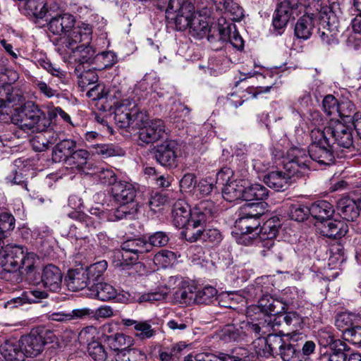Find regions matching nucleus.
Returning a JSON list of instances; mask_svg holds the SVG:
<instances>
[{"instance_id": "1", "label": "nucleus", "mask_w": 361, "mask_h": 361, "mask_svg": "<svg viewBox=\"0 0 361 361\" xmlns=\"http://www.w3.org/2000/svg\"><path fill=\"white\" fill-rule=\"evenodd\" d=\"M293 158L284 164V171L275 170L264 177V183L276 191H283L298 178L306 176L308 172L309 159L304 150L295 149L291 151Z\"/></svg>"}, {"instance_id": "2", "label": "nucleus", "mask_w": 361, "mask_h": 361, "mask_svg": "<svg viewBox=\"0 0 361 361\" xmlns=\"http://www.w3.org/2000/svg\"><path fill=\"white\" fill-rule=\"evenodd\" d=\"M75 23L73 16L63 13L50 19L48 29L54 35H63V45L67 49H73L80 42L88 43L92 39V28L89 25L75 26Z\"/></svg>"}, {"instance_id": "3", "label": "nucleus", "mask_w": 361, "mask_h": 361, "mask_svg": "<svg viewBox=\"0 0 361 361\" xmlns=\"http://www.w3.org/2000/svg\"><path fill=\"white\" fill-rule=\"evenodd\" d=\"M310 137L312 142L309 146L307 156L309 162L310 159L320 165L328 166L334 162V152L336 148L331 142L330 137H326L320 128H314L311 130ZM310 170V166H308Z\"/></svg>"}, {"instance_id": "4", "label": "nucleus", "mask_w": 361, "mask_h": 361, "mask_svg": "<svg viewBox=\"0 0 361 361\" xmlns=\"http://www.w3.org/2000/svg\"><path fill=\"white\" fill-rule=\"evenodd\" d=\"M17 124L23 130L44 131L50 128L44 112L32 102H25L18 111Z\"/></svg>"}, {"instance_id": "5", "label": "nucleus", "mask_w": 361, "mask_h": 361, "mask_svg": "<svg viewBox=\"0 0 361 361\" xmlns=\"http://www.w3.org/2000/svg\"><path fill=\"white\" fill-rule=\"evenodd\" d=\"M169 23H173L175 29L183 31L190 28L195 13V7L189 0H169L164 8Z\"/></svg>"}, {"instance_id": "6", "label": "nucleus", "mask_w": 361, "mask_h": 361, "mask_svg": "<svg viewBox=\"0 0 361 361\" xmlns=\"http://www.w3.org/2000/svg\"><path fill=\"white\" fill-rule=\"evenodd\" d=\"M145 117L133 99H125L115 103L114 120L120 128L135 129L143 123Z\"/></svg>"}, {"instance_id": "7", "label": "nucleus", "mask_w": 361, "mask_h": 361, "mask_svg": "<svg viewBox=\"0 0 361 361\" xmlns=\"http://www.w3.org/2000/svg\"><path fill=\"white\" fill-rule=\"evenodd\" d=\"M54 332L44 326H37L31 330L30 334L20 337V343L24 352V357H36L39 355L48 343L54 340Z\"/></svg>"}, {"instance_id": "8", "label": "nucleus", "mask_w": 361, "mask_h": 361, "mask_svg": "<svg viewBox=\"0 0 361 361\" xmlns=\"http://www.w3.org/2000/svg\"><path fill=\"white\" fill-rule=\"evenodd\" d=\"M326 137H330L334 146L350 149L353 144V128L344 123L331 121L328 126L322 129Z\"/></svg>"}, {"instance_id": "9", "label": "nucleus", "mask_w": 361, "mask_h": 361, "mask_svg": "<svg viewBox=\"0 0 361 361\" xmlns=\"http://www.w3.org/2000/svg\"><path fill=\"white\" fill-rule=\"evenodd\" d=\"M214 23L213 6H203L194 13L189 28L190 34L194 37H204L209 27Z\"/></svg>"}, {"instance_id": "10", "label": "nucleus", "mask_w": 361, "mask_h": 361, "mask_svg": "<svg viewBox=\"0 0 361 361\" xmlns=\"http://www.w3.org/2000/svg\"><path fill=\"white\" fill-rule=\"evenodd\" d=\"M266 345L272 355L279 356L283 361H294L299 353L295 345L277 334L268 335Z\"/></svg>"}, {"instance_id": "11", "label": "nucleus", "mask_w": 361, "mask_h": 361, "mask_svg": "<svg viewBox=\"0 0 361 361\" xmlns=\"http://www.w3.org/2000/svg\"><path fill=\"white\" fill-rule=\"evenodd\" d=\"M135 129L139 130L138 141L140 145L152 144L159 141L164 137L166 132V126L162 120L146 121V118L144 119L143 123Z\"/></svg>"}, {"instance_id": "12", "label": "nucleus", "mask_w": 361, "mask_h": 361, "mask_svg": "<svg viewBox=\"0 0 361 361\" xmlns=\"http://www.w3.org/2000/svg\"><path fill=\"white\" fill-rule=\"evenodd\" d=\"M286 309V304L282 300L274 298L270 295H262L258 300V305L250 308L247 314L248 317H252V313L263 314L271 319V316L276 317L285 312Z\"/></svg>"}, {"instance_id": "13", "label": "nucleus", "mask_w": 361, "mask_h": 361, "mask_svg": "<svg viewBox=\"0 0 361 361\" xmlns=\"http://www.w3.org/2000/svg\"><path fill=\"white\" fill-rule=\"evenodd\" d=\"M62 279L63 274L61 269L52 264H49L42 268L41 273L37 274L31 283H42L49 290L57 292L61 288Z\"/></svg>"}, {"instance_id": "14", "label": "nucleus", "mask_w": 361, "mask_h": 361, "mask_svg": "<svg viewBox=\"0 0 361 361\" xmlns=\"http://www.w3.org/2000/svg\"><path fill=\"white\" fill-rule=\"evenodd\" d=\"M233 175V171L229 168H223L218 173V178L226 181V185L223 189V197L228 202H234L238 200H244L245 185L240 181H230V178Z\"/></svg>"}, {"instance_id": "15", "label": "nucleus", "mask_w": 361, "mask_h": 361, "mask_svg": "<svg viewBox=\"0 0 361 361\" xmlns=\"http://www.w3.org/2000/svg\"><path fill=\"white\" fill-rule=\"evenodd\" d=\"M88 43L80 42V45L78 44L73 46V49H70L73 53V58L78 63L75 66V72H80L85 69V67H90L91 65L95 64L96 62V51L89 45Z\"/></svg>"}, {"instance_id": "16", "label": "nucleus", "mask_w": 361, "mask_h": 361, "mask_svg": "<svg viewBox=\"0 0 361 361\" xmlns=\"http://www.w3.org/2000/svg\"><path fill=\"white\" fill-rule=\"evenodd\" d=\"M178 144L173 140H166L154 148V157L157 161L166 167L177 165Z\"/></svg>"}, {"instance_id": "17", "label": "nucleus", "mask_w": 361, "mask_h": 361, "mask_svg": "<svg viewBox=\"0 0 361 361\" xmlns=\"http://www.w3.org/2000/svg\"><path fill=\"white\" fill-rule=\"evenodd\" d=\"M72 215L76 219V222L70 226L67 236L76 240L86 238L91 228H96L92 218L78 212H74Z\"/></svg>"}, {"instance_id": "18", "label": "nucleus", "mask_w": 361, "mask_h": 361, "mask_svg": "<svg viewBox=\"0 0 361 361\" xmlns=\"http://www.w3.org/2000/svg\"><path fill=\"white\" fill-rule=\"evenodd\" d=\"M317 228L319 233L324 237L330 239H340L348 232V226L342 221L329 219L318 223Z\"/></svg>"}, {"instance_id": "19", "label": "nucleus", "mask_w": 361, "mask_h": 361, "mask_svg": "<svg viewBox=\"0 0 361 361\" xmlns=\"http://www.w3.org/2000/svg\"><path fill=\"white\" fill-rule=\"evenodd\" d=\"M111 192L116 202L126 205L134 201L137 191L132 183L120 180L111 187Z\"/></svg>"}, {"instance_id": "20", "label": "nucleus", "mask_w": 361, "mask_h": 361, "mask_svg": "<svg viewBox=\"0 0 361 361\" xmlns=\"http://www.w3.org/2000/svg\"><path fill=\"white\" fill-rule=\"evenodd\" d=\"M0 353L6 361H24V352L20 340L10 338L0 345Z\"/></svg>"}, {"instance_id": "21", "label": "nucleus", "mask_w": 361, "mask_h": 361, "mask_svg": "<svg viewBox=\"0 0 361 361\" xmlns=\"http://www.w3.org/2000/svg\"><path fill=\"white\" fill-rule=\"evenodd\" d=\"M215 204L210 200L200 202L192 209V219L195 223L210 222L217 213Z\"/></svg>"}, {"instance_id": "22", "label": "nucleus", "mask_w": 361, "mask_h": 361, "mask_svg": "<svg viewBox=\"0 0 361 361\" xmlns=\"http://www.w3.org/2000/svg\"><path fill=\"white\" fill-rule=\"evenodd\" d=\"M295 9V4H293L289 0L281 1L278 5L273 16L272 23L274 28L281 30L286 27Z\"/></svg>"}, {"instance_id": "23", "label": "nucleus", "mask_w": 361, "mask_h": 361, "mask_svg": "<svg viewBox=\"0 0 361 361\" xmlns=\"http://www.w3.org/2000/svg\"><path fill=\"white\" fill-rule=\"evenodd\" d=\"M317 18L313 15H303L297 20L295 28V36L298 39L306 40L310 38L316 27Z\"/></svg>"}, {"instance_id": "24", "label": "nucleus", "mask_w": 361, "mask_h": 361, "mask_svg": "<svg viewBox=\"0 0 361 361\" xmlns=\"http://www.w3.org/2000/svg\"><path fill=\"white\" fill-rule=\"evenodd\" d=\"M192 210L183 200L175 202L172 209L173 222L177 228H186L192 219Z\"/></svg>"}, {"instance_id": "25", "label": "nucleus", "mask_w": 361, "mask_h": 361, "mask_svg": "<svg viewBox=\"0 0 361 361\" xmlns=\"http://www.w3.org/2000/svg\"><path fill=\"white\" fill-rule=\"evenodd\" d=\"M75 148L77 145L75 140L72 139L60 140L52 149V160L54 162L67 164Z\"/></svg>"}, {"instance_id": "26", "label": "nucleus", "mask_w": 361, "mask_h": 361, "mask_svg": "<svg viewBox=\"0 0 361 361\" xmlns=\"http://www.w3.org/2000/svg\"><path fill=\"white\" fill-rule=\"evenodd\" d=\"M121 324L125 326H132L135 331V336L141 341L149 339L156 334V330L152 327L149 321L122 319Z\"/></svg>"}, {"instance_id": "27", "label": "nucleus", "mask_w": 361, "mask_h": 361, "mask_svg": "<svg viewBox=\"0 0 361 361\" xmlns=\"http://www.w3.org/2000/svg\"><path fill=\"white\" fill-rule=\"evenodd\" d=\"M262 245L263 250L261 254L273 260L281 262L287 254L286 245L283 242L269 240L262 241Z\"/></svg>"}, {"instance_id": "28", "label": "nucleus", "mask_w": 361, "mask_h": 361, "mask_svg": "<svg viewBox=\"0 0 361 361\" xmlns=\"http://www.w3.org/2000/svg\"><path fill=\"white\" fill-rule=\"evenodd\" d=\"M116 290L111 285L98 282L97 284L91 285L85 290V294L90 298H97L102 301H107L116 296Z\"/></svg>"}, {"instance_id": "29", "label": "nucleus", "mask_w": 361, "mask_h": 361, "mask_svg": "<svg viewBox=\"0 0 361 361\" xmlns=\"http://www.w3.org/2000/svg\"><path fill=\"white\" fill-rule=\"evenodd\" d=\"M89 159L90 153L87 150L75 148L67 164L87 175L94 166V164L90 161Z\"/></svg>"}, {"instance_id": "30", "label": "nucleus", "mask_w": 361, "mask_h": 361, "mask_svg": "<svg viewBox=\"0 0 361 361\" xmlns=\"http://www.w3.org/2000/svg\"><path fill=\"white\" fill-rule=\"evenodd\" d=\"M82 269L69 270L65 277V282L71 291H79L85 288L90 287L87 279V275Z\"/></svg>"}, {"instance_id": "31", "label": "nucleus", "mask_w": 361, "mask_h": 361, "mask_svg": "<svg viewBox=\"0 0 361 361\" xmlns=\"http://www.w3.org/2000/svg\"><path fill=\"white\" fill-rule=\"evenodd\" d=\"M235 224L242 235L250 234L255 238L259 234L260 219L239 215Z\"/></svg>"}, {"instance_id": "32", "label": "nucleus", "mask_w": 361, "mask_h": 361, "mask_svg": "<svg viewBox=\"0 0 361 361\" xmlns=\"http://www.w3.org/2000/svg\"><path fill=\"white\" fill-rule=\"evenodd\" d=\"M310 215L317 220V224L331 218L334 212L333 206L327 201L319 200L310 207Z\"/></svg>"}, {"instance_id": "33", "label": "nucleus", "mask_w": 361, "mask_h": 361, "mask_svg": "<svg viewBox=\"0 0 361 361\" xmlns=\"http://www.w3.org/2000/svg\"><path fill=\"white\" fill-rule=\"evenodd\" d=\"M123 251L130 252L139 258L145 253L151 251L150 244L142 238L128 239L121 244Z\"/></svg>"}, {"instance_id": "34", "label": "nucleus", "mask_w": 361, "mask_h": 361, "mask_svg": "<svg viewBox=\"0 0 361 361\" xmlns=\"http://www.w3.org/2000/svg\"><path fill=\"white\" fill-rule=\"evenodd\" d=\"M267 204L262 201L256 202H246L240 209L239 215L243 216H252L260 219L267 211Z\"/></svg>"}, {"instance_id": "35", "label": "nucleus", "mask_w": 361, "mask_h": 361, "mask_svg": "<svg viewBox=\"0 0 361 361\" xmlns=\"http://www.w3.org/2000/svg\"><path fill=\"white\" fill-rule=\"evenodd\" d=\"M272 322V326L274 325H281V323L283 322L285 325L293 330L294 329H297L298 328H301L303 324V319L301 315L298 312L290 311L279 314L277 317H274Z\"/></svg>"}, {"instance_id": "36", "label": "nucleus", "mask_w": 361, "mask_h": 361, "mask_svg": "<svg viewBox=\"0 0 361 361\" xmlns=\"http://www.w3.org/2000/svg\"><path fill=\"white\" fill-rule=\"evenodd\" d=\"M106 341L109 348L117 353L128 349L133 342L132 337L122 333L108 336Z\"/></svg>"}, {"instance_id": "37", "label": "nucleus", "mask_w": 361, "mask_h": 361, "mask_svg": "<svg viewBox=\"0 0 361 361\" xmlns=\"http://www.w3.org/2000/svg\"><path fill=\"white\" fill-rule=\"evenodd\" d=\"M349 350V348L343 341L336 342L331 344V348L328 349L322 355V359L327 361H346V351Z\"/></svg>"}, {"instance_id": "38", "label": "nucleus", "mask_w": 361, "mask_h": 361, "mask_svg": "<svg viewBox=\"0 0 361 361\" xmlns=\"http://www.w3.org/2000/svg\"><path fill=\"white\" fill-rule=\"evenodd\" d=\"M106 269L107 262L105 260H102L91 264L86 269H84L90 286L91 285L94 286L98 282H102L103 274Z\"/></svg>"}, {"instance_id": "39", "label": "nucleus", "mask_w": 361, "mask_h": 361, "mask_svg": "<svg viewBox=\"0 0 361 361\" xmlns=\"http://www.w3.org/2000/svg\"><path fill=\"white\" fill-rule=\"evenodd\" d=\"M280 226L281 223L278 217L273 216L269 219L260 226L259 238L263 241L273 240L276 237Z\"/></svg>"}, {"instance_id": "40", "label": "nucleus", "mask_w": 361, "mask_h": 361, "mask_svg": "<svg viewBox=\"0 0 361 361\" xmlns=\"http://www.w3.org/2000/svg\"><path fill=\"white\" fill-rule=\"evenodd\" d=\"M87 175L97 180L100 183L111 185L112 187L116 181L114 172L111 169H104L94 165Z\"/></svg>"}, {"instance_id": "41", "label": "nucleus", "mask_w": 361, "mask_h": 361, "mask_svg": "<svg viewBox=\"0 0 361 361\" xmlns=\"http://www.w3.org/2000/svg\"><path fill=\"white\" fill-rule=\"evenodd\" d=\"M24 7L27 15L36 18H43L47 11L45 0H26Z\"/></svg>"}, {"instance_id": "42", "label": "nucleus", "mask_w": 361, "mask_h": 361, "mask_svg": "<svg viewBox=\"0 0 361 361\" xmlns=\"http://www.w3.org/2000/svg\"><path fill=\"white\" fill-rule=\"evenodd\" d=\"M204 223H195V220L191 219L190 223L185 228V231L182 233L185 238L190 242H196L197 240L203 241V234L206 229L203 228Z\"/></svg>"}, {"instance_id": "43", "label": "nucleus", "mask_w": 361, "mask_h": 361, "mask_svg": "<svg viewBox=\"0 0 361 361\" xmlns=\"http://www.w3.org/2000/svg\"><path fill=\"white\" fill-rule=\"evenodd\" d=\"M268 196V190L261 184H252L245 186L244 200L250 202L253 200H262Z\"/></svg>"}, {"instance_id": "44", "label": "nucleus", "mask_w": 361, "mask_h": 361, "mask_svg": "<svg viewBox=\"0 0 361 361\" xmlns=\"http://www.w3.org/2000/svg\"><path fill=\"white\" fill-rule=\"evenodd\" d=\"M196 361H243L238 356L217 352L216 354L209 353H201L195 356Z\"/></svg>"}, {"instance_id": "45", "label": "nucleus", "mask_w": 361, "mask_h": 361, "mask_svg": "<svg viewBox=\"0 0 361 361\" xmlns=\"http://www.w3.org/2000/svg\"><path fill=\"white\" fill-rule=\"evenodd\" d=\"M37 259V257L36 254L34 252H26L24 255V259H23L20 263V269H23L26 274L27 279L32 282L33 279L37 276V273L35 271V264Z\"/></svg>"}, {"instance_id": "46", "label": "nucleus", "mask_w": 361, "mask_h": 361, "mask_svg": "<svg viewBox=\"0 0 361 361\" xmlns=\"http://www.w3.org/2000/svg\"><path fill=\"white\" fill-rule=\"evenodd\" d=\"M251 322H248V326L251 331L255 332L257 335L260 334L261 329L269 326H272L273 322L269 317L263 314H252V317H250Z\"/></svg>"}, {"instance_id": "47", "label": "nucleus", "mask_w": 361, "mask_h": 361, "mask_svg": "<svg viewBox=\"0 0 361 361\" xmlns=\"http://www.w3.org/2000/svg\"><path fill=\"white\" fill-rule=\"evenodd\" d=\"M357 319L358 316L356 314L351 312H341L336 317L335 325L344 334V330L350 329L353 326H355V323Z\"/></svg>"}, {"instance_id": "48", "label": "nucleus", "mask_w": 361, "mask_h": 361, "mask_svg": "<svg viewBox=\"0 0 361 361\" xmlns=\"http://www.w3.org/2000/svg\"><path fill=\"white\" fill-rule=\"evenodd\" d=\"M88 355L95 361H104L107 358V352L102 343L92 338L87 343Z\"/></svg>"}, {"instance_id": "49", "label": "nucleus", "mask_w": 361, "mask_h": 361, "mask_svg": "<svg viewBox=\"0 0 361 361\" xmlns=\"http://www.w3.org/2000/svg\"><path fill=\"white\" fill-rule=\"evenodd\" d=\"M146 359L147 356L142 351L130 347L116 354V361H145Z\"/></svg>"}, {"instance_id": "50", "label": "nucleus", "mask_w": 361, "mask_h": 361, "mask_svg": "<svg viewBox=\"0 0 361 361\" xmlns=\"http://www.w3.org/2000/svg\"><path fill=\"white\" fill-rule=\"evenodd\" d=\"M75 73H76L78 78V85L82 88H85L89 85L94 84L98 80L97 74L90 67H85V69L82 71Z\"/></svg>"}, {"instance_id": "51", "label": "nucleus", "mask_w": 361, "mask_h": 361, "mask_svg": "<svg viewBox=\"0 0 361 361\" xmlns=\"http://www.w3.org/2000/svg\"><path fill=\"white\" fill-rule=\"evenodd\" d=\"M117 62V56L113 51H103L96 56L95 65L94 68L104 69L114 66Z\"/></svg>"}, {"instance_id": "52", "label": "nucleus", "mask_w": 361, "mask_h": 361, "mask_svg": "<svg viewBox=\"0 0 361 361\" xmlns=\"http://www.w3.org/2000/svg\"><path fill=\"white\" fill-rule=\"evenodd\" d=\"M319 35L322 43L327 47H333L338 43V31L331 27H324L323 30L319 29Z\"/></svg>"}, {"instance_id": "53", "label": "nucleus", "mask_w": 361, "mask_h": 361, "mask_svg": "<svg viewBox=\"0 0 361 361\" xmlns=\"http://www.w3.org/2000/svg\"><path fill=\"white\" fill-rule=\"evenodd\" d=\"M219 4L223 5L225 12L231 15L233 20L240 21L244 17L243 8L233 0H223Z\"/></svg>"}, {"instance_id": "54", "label": "nucleus", "mask_w": 361, "mask_h": 361, "mask_svg": "<svg viewBox=\"0 0 361 361\" xmlns=\"http://www.w3.org/2000/svg\"><path fill=\"white\" fill-rule=\"evenodd\" d=\"M355 106L354 104L350 100H344L339 104L337 113L342 118H350L353 119V123L357 118V115H361L355 111Z\"/></svg>"}, {"instance_id": "55", "label": "nucleus", "mask_w": 361, "mask_h": 361, "mask_svg": "<svg viewBox=\"0 0 361 361\" xmlns=\"http://www.w3.org/2000/svg\"><path fill=\"white\" fill-rule=\"evenodd\" d=\"M235 25H228L226 27H224L223 25H220V24H215L214 25V33H216V35L218 37V41L219 42V45L215 47V49H221L224 42H227L229 41L230 37L232 35L231 30L232 29L235 30Z\"/></svg>"}, {"instance_id": "56", "label": "nucleus", "mask_w": 361, "mask_h": 361, "mask_svg": "<svg viewBox=\"0 0 361 361\" xmlns=\"http://www.w3.org/2000/svg\"><path fill=\"white\" fill-rule=\"evenodd\" d=\"M114 257L117 259V261H114L115 266L121 267L123 268L126 266L135 264L139 259L137 255L130 254V252L123 251L122 250L115 252Z\"/></svg>"}, {"instance_id": "57", "label": "nucleus", "mask_w": 361, "mask_h": 361, "mask_svg": "<svg viewBox=\"0 0 361 361\" xmlns=\"http://www.w3.org/2000/svg\"><path fill=\"white\" fill-rule=\"evenodd\" d=\"M13 88L9 83L6 82L4 80L0 83V109L5 106L6 102L11 103L16 101V94H14Z\"/></svg>"}, {"instance_id": "58", "label": "nucleus", "mask_w": 361, "mask_h": 361, "mask_svg": "<svg viewBox=\"0 0 361 361\" xmlns=\"http://www.w3.org/2000/svg\"><path fill=\"white\" fill-rule=\"evenodd\" d=\"M176 259V255L168 250H161L154 256V262L161 267H167Z\"/></svg>"}, {"instance_id": "59", "label": "nucleus", "mask_w": 361, "mask_h": 361, "mask_svg": "<svg viewBox=\"0 0 361 361\" xmlns=\"http://www.w3.org/2000/svg\"><path fill=\"white\" fill-rule=\"evenodd\" d=\"M15 217L10 213L3 212L0 214V233L6 238L10 231L15 228Z\"/></svg>"}, {"instance_id": "60", "label": "nucleus", "mask_w": 361, "mask_h": 361, "mask_svg": "<svg viewBox=\"0 0 361 361\" xmlns=\"http://www.w3.org/2000/svg\"><path fill=\"white\" fill-rule=\"evenodd\" d=\"M0 265L7 272H16L20 269V266L8 255L4 249L0 252Z\"/></svg>"}, {"instance_id": "61", "label": "nucleus", "mask_w": 361, "mask_h": 361, "mask_svg": "<svg viewBox=\"0 0 361 361\" xmlns=\"http://www.w3.org/2000/svg\"><path fill=\"white\" fill-rule=\"evenodd\" d=\"M310 214V207L302 204H293L290 207V217L296 221H303Z\"/></svg>"}, {"instance_id": "62", "label": "nucleus", "mask_w": 361, "mask_h": 361, "mask_svg": "<svg viewBox=\"0 0 361 361\" xmlns=\"http://www.w3.org/2000/svg\"><path fill=\"white\" fill-rule=\"evenodd\" d=\"M344 338L353 345H361V326L355 325L350 329L344 330Z\"/></svg>"}, {"instance_id": "63", "label": "nucleus", "mask_w": 361, "mask_h": 361, "mask_svg": "<svg viewBox=\"0 0 361 361\" xmlns=\"http://www.w3.org/2000/svg\"><path fill=\"white\" fill-rule=\"evenodd\" d=\"M169 237L163 231H157L149 236L148 244H150L151 250L153 247H164L168 244Z\"/></svg>"}, {"instance_id": "64", "label": "nucleus", "mask_w": 361, "mask_h": 361, "mask_svg": "<svg viewBox=\"0 0 361 361\" xmlns=\"http://www.w3.org/2000/svg\"><path fill=\"white\" fill-rule=\"evenodd\" d=\"M195 293L190 288H183L177 290L174 294V299L180 304L187 305L195 300Z\"/></svg>"}]
</instances>
